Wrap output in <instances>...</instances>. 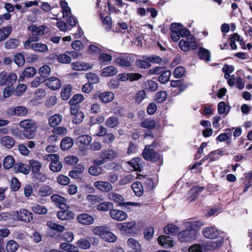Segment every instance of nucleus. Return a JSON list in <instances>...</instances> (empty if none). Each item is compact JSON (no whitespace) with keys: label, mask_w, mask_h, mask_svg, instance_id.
Instances as JSON below:
<instances>
[{"label":"nucleus","mask_w":252,"mask_h":252,"mask_svg":"<svg viewBox=\"0 0 252 252\" xmlns=\"http://www.w3.org/2000/svg\"><path fill=\"white\" fill-rule=\"evenodd\" d=\"M17 75L15 73H11L6 76L5 78H1L0 80V86L12 85L17 80Z\"/></svg>","instance_id":"19"},{"label":"nucleus","mask_w":252,"mask_h":252,"mask_svg":"<svg viewBox=\"0 0 252 252\" xmlns=\"http://www.w3.org/2000/svg\"><path fill=\"white\" fill-rule=\"evenodd\" d=\"M131 58L128 55H122L116 59V63L123 68H127L131 66Z\"/></svg>","instance_id":"14"},{"label":"nucleus","mask_w":252,"mask_h":252,"mask_svg":"<svg viewBox=\"0 0 252 252\" xmlns=\"http://www.w3.org/2000/svg\"><path fill=\"white\" fill-rule=\"evenodd\" d=\"M19 126L23 128V134L24 137L28 139H32L33 137L37 126L33 121L27 119L20 122Z\"/></svg>","instance_id":"3"},{"label":"nucleus","mask_w":252,"mask_h":252,"mask_svg":"<svg viewBox=\"0 0 252 252\" xmlns=\"http://www.w3.org/2000/svg\"><path fill=\"white\" fill-rule=\"evenodd\" d=\"M180 228L173 224L168 225L164 228V232L165 234L172 235L177 234Z\"/></svg>","instance_id":"44"},{"label":"nucleus","mask_w":252,"mask_h":252,"mask_svg":"<svg viewBox=\"0 0 252 252\" xmlns=\"http://www.w3.org/2000/svg\"><path fill=\"white\" fill-rule=\"evenodd\" d=\"M119 118L116 116L109 117L106 121L105 125L109 128H114L119 124Z\"/></svg>","instance_id":"39"},{"label":"nucleus","mask_w":252,"mask_h":252,"mask_svg":"<svg viewBox=\"0 0 252 252\" xmlns=\"http://www.w3.org/2000/svg\"><path fill=\"white\" fill-rule=\"evenodd\" d=\"M29 31L32 32V34L34 35L39 36L44 34V27L40 26L37 27L35 25L30 26L28 27Z\"/></svg>","instance_id":"35"},{"label":"nucleus","mask_w":252,"mask_h":252,"mask_svg":"<svg viewBox=\"0 0 252 252\" xmlns=\"http://www.w3.org/2000/svg\"><path fill=\"white\" fill-rule=\"evenodd\" d=\"M93 233L108 242L114 243L117 240V236L110 231L107 227L104 226H98L94 227L93 229Z\"/></svg>","instance_id":"2"},{"label":"nucleus","mask_w":252,"mask_h":252,"mask_svg":"<svg viewBox=\"0 0 252 252\" xmlns=\"http://www.w3.org/2000/svg\"><path fill=\"white\" fill-rule=\"evenodd\" d=\"M158 242L161 246L165 248L173 246L172 238L168 236H160L158 238Z\"/></svg>","instance_id":"28"},{"label":"nucleus","mask_w":252,"mask_h":252,"mask_svg":"<svg viewBox=\"0 0 252 252\" xmlns=\"http://www.w3.org/2000/svg\"><path fill=\"white\" fill-rule=\"evenodd\" d=\"M118 72L117 69L113 66H108L103 68L101 71V75L103 77L112 76Z\"/></svg>","instance_id":"26"},{"label":"nucleus","mask_w":252,"mask_h":252,"mask_svg":"<svg viewBox=\"0 0 252 252\" xmlns=\"http://www.w3.org/2000/svg\"><path fill=\"white\" fill-rule=\"evenodd\" d=\"M198 55L200 59L206 62H209L211 61L210 51L203 47L199 48Z\"/></svg>","instance_id":"29"},{"label":"nucleus","mask_w":252,"mask_h":252,"mask_svg":"<svg viewBox=\"0 0 252 252\" xmlns=\"http://www.w3.org/2000/svg\"><path fill=\"white\" fill-rule=\"evenodd\" d=\"M45 81L48 87L53 90L59 89L62 85L60 80L56 77H52Z\"/></svg>","instance_id":"18"},{"label":"nucleus","mask_w":252,"mask_h":252,"mask_svg":"<svg viewBox=\"0 0 252 252\" xmlns=\"http://www.w3.org/2000/svg\"><path fill=\"white\" fill-rule=\"evenodd\" d=\"M108 198L110 200L114 201L118 204V206H124L126 208L129 206H136L137 203L130 202H125L124 197L115 192H110L108 194Z\"/></svg>","instance_id":"7"},{"label":"nucleus","mask_w":252,"mask_h":252,"mask_svg":"<svg viewBox=\"0 0 252 252\" xmlns=\"http://www.w3.org/2000/svg\"><path fill=\"white\" fill-rule=\"evenodd\" d=\"M202 233L205 237L209 239L216 238L220 234L219 230L214 227L204 228Z\"/></svg>","instance_id":"15"},{"label":"nucleus","mask_w":252,"mask_h":252,"mask_svg":"<svg viewBox=\"0 0 252 252\" xmlns=\"http://www.w3.org/2000/svg\"><path fill=\"white\" fill-rule=\"evenodd\" d=\"M119 156L118 152L113 149H103L99 153L100 158L95 159L93 162L97 165H100L108 161H111Z\"/></svg>","instance_id":"1"},{"label":"nucleus","mask_w":252,"mask_h":252,"mask_svg":"<svg viewBox=\"0 0 252 252\" xmlns=\"http://www.w3.org/2000/svg\"><path fill=\"white\" fill-rule=\"evenodd\" d=\"M51 199L56 205H59V207L61 209L69 208V206L66 205V199L63 197L58 195L53 194L51 196Z\"/></svg>","instance_id":"16"},{"label":"nucleus","mask_w":252,"mask_h":252,"mask_svg":"<svg viewBox=\"0 0 252 252\" xmlns=\"http://www.w3.org/2000/svg\"><path fill=\"white\" fill-rule=\"evenodd\" d=\"M73 144V139L69 137H65L61 141L60 147L63 150L65 151L70 149Z\"/></svg>","instance_id":"30"},{"label":"nucleus","mask_w":252,"mask_h":252,"mask_svg":"<svg viewBox=\"0 0 252 252\" xmlns=\"http://www.w3.org/2000/svg\"><path fill=\"white\" fill-rule=\"evenodd\" d=\"M31 48L33 50L44 53L48 51V47L47 45L41 43H33L31 45Z\"/></svg>","instance_id":"37"},{"label":"nucleus","mask_w":252,"mask_h":252,"mask_svg":"<svg viewBox=\"0 0 252 252\" xmlns=\"http://www.w3.org/2000/svg\"><path fill=\"white\" fill-rule=\"evenodd\" d=\"M51 73L50 67L47 65H43L40 67L39 73L42 78H45L48 76Z\"/></svg>","instance_id":"60"},{"label":"nucleus","mask_w":252,"mask_h":252,"mask_svg":"<svg viewBox=\"0 0 252 252\" xmlns=\"http://www.w3.org/2000/svg\"><path fill=\"white\" fill-rule=\"evenodd\" d=\"M94 186L102 192H108L113 189L112 185L108 182L95 181L94 183Z\"/></svg>","instance_id":"13"},{"label":"nucleus","mask_w":252,"mask_h":252,"mask_svg":"<svg viewBox=\"0 0 252 252\" xmlns=\"http://www.w3.org/2000/svg\"><path fill=\"white\" fill-rule=\"evenodd\" d=\"M78 221L84 225H90L94 223V219L92 216L87 214H82L77 218Z\"/></svg>","instance_id":"20"},{"label":"nucleus","mask_w":252,"mask_h":252,"mask_svg":"<svg viewBox=\"0 0 252 252\" xmlns=\"http://www.w3.org/2000/svg\"><path fill=\"white\" fill-rule=\"evenodd\" d=\"M204 187L196 186L190 189L189 194H190V198L191 200H194L198 194L204 189Z\"/></svg>","instance_id":"40"},{"label":"nucleus","mask_w":252,"mask_h":252,"mask_svg":"<svg viewBox=\"0 0 252 252\" xmlns=\"http://www.w3.org/2000/svg\"><path fill=\"white\" fill-rule=\"evenodd\" d=\"M171 75V71L168 70H166L165 68L163 72L160 74L158 80L162 84L167 83L169 81Z\"/></svg>","instance_id":"41"},{"label":"nucleus","mask_w":252,"mask_h":252,"mask_svg":"<svg viewBox=\"0 0 252 252\" xmlns=\"http://www.w3.org/2000/svg\"><path fill=\"white\" fill-rule=\"evenodd\" d=\"M37 73V70L33 67H29L24 69L23 72V75H21L19 79V81H22L24 77L30 78L34 76Z\"/></svg>","instance_id":"27"},{"label":"nucleus","mask_w":252,"mask_h":252,"mask_svg":"<svg viewBox=\"0 0 252 252\" xmlns=\"http://www.w3.org/2000/svg\"><path fill=\"white\" fill-rule=\"evenodd\" d=\"M14 62L18 66H23L25 63L24 56L21 53L16 54L14 56Z\"/></svg>","instance_id":"59"},{"label":"nucleus","mask_w":252,"mask_h":252,"mask_svg":"<svg viewBox=\"0 0 252 252\" xmlns=\"http://www.w3.org/2000/svg\"><path fill=\"white\" fill-rule=\"evenodd\" d=\"M227 132L220 133L217 138V140H219L220 142H224L226 140L227 143L229 144L230 143L231 137V132L229 129H226Z\"/></svg>","instance_id":"42"},{"label":"nucleus","mask_w":252,"mask_h":252,"mask_svg":"<svg viewBox=\"0 0 252 252\" xmlns=\"http://www.w3.org/2000/svg\"><path fill=\"white\" fill-rule=\"evenodd\" d=\"M189 252H205L206 249L205 244H194L192 245L189 249Z\"/></svg>","instance_id":"49"},{"label":"nucleus","mask_w":252,"mask_h":252,"mask_svg":"<svg viewBox=\"0 0 252 252\" xmlns=\"http://www.w3.org/2000/svg\"><path fill=\"white\" fill-rule=\"evenodd\" d=\"M128 246L133 249V250H136L141 251V246L138 241L133 238H130L127 241Z\"/></svg>","instance_id":"63"},{"label":"nucleus","mask_w":252,"mask_h":252,"mask_svg":"<svg viewBox=\"0 0 252 252\" xmlns=\"http://www.w3.org/2000/svg\"><path fill=\"white\" fill-rule=\"evenodd\" d=\"M203 223L200 220H194L191 219L184 222V225L186 229L190 231H194L197 235V231L203 226Z\"/></svg>","instance_id":"10"},{"label":"nucleus","mask_w":252,"mask_h":252,"mask_svg":"<svg viewBox=\"0 0 252 252\" xmlns=\"http://www.w3.org/2000/svg\"><path fill=\"white\" fill-rule=\"evenodd\" d=\"M57 60L59 63H69L71 61V58L66 54H61L58 55Z\"/></svg>","instance_id":"64"},{"label":"nucleus","mask_w":252,"mask_h":252,"mask_svg":"<svg viewBox=\"0 0 252 252\" xmlns=\"http://www.w3.org/2000/svg\"><path fill=\"white\" fill-rule=\"evenodd\" d=\"M71 86L67 85L63 88L61 92V97L63 100L68 99L71 95Z\"/></svg>","instance_id":"46"},{"label":"nucleus","mask_w":252,"mask_h":252,"mask_svg":"<svg viewBox=\"0 0 252 252\" xmlns=\"http://www.w3.org/2000/svg\"><path fill=\"white\" fill-rule=\"evenodd\" d=\"M0 144L7 149L12 148L15 144L14 139L9 136H4L1 137L0 139Z\"/></svg>","instance_id":"22"},{"label":"nucleus","mask_w":252,"mask_h":252,"mask_svg":"<svg viewBox=\"0 0 252 252\" xmlns=\"http://www.w3.org/2000/svg\"><path fill=\"white\" fill-rule=\"evenodd\" d=\"M52 192V189L48 186L41 187L38 191V194L41 196H46L50 195Z\"/></svg>","instance_id":"57"},{"label":"nucleus","mask_w":252,"mask_h":252,"mask_svg":"<svg viewBox=\"0 0 252 252\" xmlns=\"http://www.w3.org/2000/svg\"><path fill=\"white\" fill-rule=\"evenodd\" d=\"M92 137L88 135H82L78 137L76 141L83 145H88L92 141Z\"/></svg>","instance_id":"56"},{"label":"nucleus","mask_w":252,"mask_h":252,"mask_svg":"<svg viewBox=\"0 0 252 252\" xmlns=\"http://www.w3.org/2000/svg\"><path fill=\"white\" fill-rule=\"evenodd\" d=\"M98 98L103 103H108L114 99V94L110 92H105L100 93L98 95Z\"/></svg>","instance_id":"25"},{"label":"nucleus","mask_w":252,"mask_h":252,"mask_svg":"<svg viewBox=\"0 0 252 252\" xmlns=\"http://www.w3.org/2000/svg\"><path fill=\"white\" fill-rule=\"evenodd\" d=\"M109 216L112 219L118 221L124 220L127 217L126 213L118 209L111 210L109 212Z\"/></svg>","instance_id":"12"},{"label":"nucleus","mask_w":252,"mask_h":252,"mask_svg":"<svg viewBox=\"0 0 252 252\" xmlns=\"http://www.w3.org/2000/svg\"><path fill=\"white\" fill-rule=\"evenodd\" d=\"M112 59V58L110 55L104 53L100 54L98 57L100 64L102 66L106 65L107 63L110 62Z\"/></svg>","instance_id":"54"},{"label":"nucleus","mask_w":252,"mask_h":252,"mask_svg":"<svg viewBox=\"0 0 252 252\" xmlns=\"http://www.w3.org/2000/svg\"><path fill=\"white\" fill-rule=\"evenodd\" d=\"M154 144V142L152 145L146 146L142 155L145 159L156 162L159 159V155L153 149Z\"/></svg>","instance_id":"5"},{"label":"nucleus","mask_w":252,"mask_h":252,"mask_svg":"<svg viewBox=\"0 0 252 252\" xmlns=\"http://www.w3.org/2000/svg\"><path fill=\"white\" fill-rule=\"evenodd\" d=\"M140 126L142 127L149 129H153L156 126V122L154 119H147L141 122Z\"/></svg>","instance_id":"48"},{"label":"nucleus","mask_w":252,"mask_h":252,"mask_svg":"<svg viewBox=\"0 0 252 252\" xmlns=\"http://www.w3.org/2000/svg\"><path fill=\"white\" fill-rule=\"evenodd\" d=\"M57 216L59 219L65 220L72 219L74 217V214L70 211L63 210L59 211Z\"/></svg>","instance_id":"24"},{"label":"nucleus","mask_w":252,"mask_h":252,"mask_svg":"<svg viewBox=\"0 0 252 252\" xmlns=\"http://www.w3.org/2000/svg\"><path fill=\"white\" fill-rule=\"evenodd\" d=\"M167 94L165 91H160L155 94V99L158 103H162L167 98Z\"/></svg>","instance_id":"50"},{"label":"nucleus","mask_w":252,"mask_h":252,"mask_svg":"<svg viewBox=\"0 0 252 252\" xmlns=\"http://www.w3.org/2000/svg\"><path fill=\"white\" fill-rule=\"evenodd\" d=\"M14 169L17 172L28 174L30 172V167L27 164H24L21 162H18L14 165Z\"/></svg>","instance_id":"32"},{"label":"nucleus","mask_w":252,"mask_h":252,"mask_svg":"<svg viewBox=\"0 0 252 252\" xmlns=\"http://www.w3.org/2000/svg\"><path fill=\"white\" fill-rule=\"evenodd\" d=\"M76 245L78 247L83 249H88L91 247V243L89 239H81L77 241Z\"/></svg>","instance_id":"61"},{"label":"nucleus","mask_w":252,"mask_h":252,"mask_svg":"<svg viewBox=\"0 0 252 252\" xmlns=\"http://www.w3.org/2000/svg\"><path fill=\"white\" fill-rule=\"evenodd\" d=\"M12 29L7 26L0 29V41L5 39L11 33Z\"/></svg>","instance_id":"45"},{"label":"nucleus","mask_w":252,"mask_h":252,"mask_svg":"<svg viewBox=\"0 0 252 252\" xmlns=\"http://www.w3.org/2000/svg\"><path fill=\"white\" fill-rule=\"evenodd\" d=\"M29 164L32 171L34 173H38L42 166V164L40 161L34 159H31L29 161Z\"/></svg>","instance_id":"47"},{"label":"nucleus","mask_w":252,"mask_h":252,"mask_svg":"<svg viewBox=\"0 0 252 252\" xmlns=\"http://www.w3.org/2000/svg\"><path fill=\"white\" fill-rule=\"evenodd\" d=\"M44 159L51 161L49 165L50 169L54 172H58L63 168L62 162L60 161V157L58 154H48L44 157Z\"/></svg>","instance_id":"4"},{"label":"nucleus","mask_w":252,"mask_h":252,"mask_svg":"<svg viewBox=\"0 0 252 252\" xmlns=\"http://www.w3.org/2000/svg\"><path fill=\"white\" fill-rule=\"evenodd\" d=\"M28 109L22 106H18L8 109L6 113L10 116H24L28 114Z\"/></svg>","instance_id":"11"},{"label":"nucleus","mask_w":252,"mask_h":252,"mask_svg":"<svg viewBox=\"0 0 252 252\" xmlns=\"http://www.w3.org/2000/svg\"><path fill=\"white\" fill-rule=\"evenodd\" d=\"M18 247L17 243L14 240H10L7 243L6 249L7 252H15Z\"/></svg>","instance_id":"55"},{"label":"nucleus","mask_w":252,"mask_h":252,"mask_svg":"<svg viewBox=\"0 0 252 252\" xmlns=\"http://www.w3.org/2000/svg\"><path fill=\"white\" fill-rule=\"evenodd\" d=\"M142 58L143 59L149 62V63L150 62L152 63L161 64L163 62L162 59L161 57L155 55H152L150 56H143Z\"/></svg>","instance_id":"31"},{"label":"nucleus","mask_w":252,"mask_h":252,"mask_svg":"<svg viewBox=\"0 0 252 252\" xmlns=\"http://www.w3.org/2000/svg\"><path fill=\"white\" fill-rule=\"evenodd\" d=\"M14 216H16L18 220L26 223L30 222L33 220L32 213L25 209H20L15 212Z\"/></svg>","instance_id":"8"},{"label":"nucleus","mask_w":252,"mask_h":252,"mask_svg":"<svg viewBox=\"0 0 252 252\" xmlns=\"http://www.w3.org/2000/svg\"><path fill=\"white\" fill-rule=\"evenodd\" d=\"M179 46L181 50L187 52L189 50H193L196 48V44L193 36H189L187 40H181L179 42Z\"/></svg>","instance_id":"6"},{"label":"nucleus","mask_w":252,"mask_h":252,"mask_svg":"<svg viewBox=\"0 0 252 252\" xmlns=\"http://www.w3.org/2000/svg\"><path fill=\"white\" fill-rule=\"evenodd\" d=\"M119 79L122 81L129 80L130 81H137L142 78V75L138 73H123L119 75Z\"/></svg>","instance_id":"17"},{"label":"nucleus","mask_w":252,"mask_h":252,"mask_svg":"<svg viewBox=\"0 0 252 252\" xmlns=\"http://www.w3.org/2000/svg\"><path fill=\"white\" fill-rule=\"evenodd\" d=\"M32 210L36 214H46L47 213V208L42 205L34 204L32 206Z\"/></svg>","instance_id":"43"},{"label":"nucleus","mask_w":252,"mask_h":252,"mask_svg":"<svg viewBox=\"0 0 252 252\" xmlns=\"http://www.w3.org/2000/svg\"><path fill=\"white\" fill-rule=\"evenodd\" d=\"M113 207V203L109 202H104L97 206V209L101 211H107Z\"/></svg>","instance_id":"58"},{"label":"nucleus","mask_w":252,"mask_h":252,"mask_svg":"<svg viewBox=\"0 0 252 252\" xmlns=\"http://www.w3.org/2000/svg\"><path fill=\"white\" fill-rule=\"evenodd\" d=\"M197 235L193 231L186 229L178 234V239L181 242H189L195 239Z\"/></svg>","instance_id":"9"},{"label":"nucleus","mask_w":252,"mask_h":252,"mask_svg":"<svg viewBox=\"0 0 252 252\" xmlns=\"http://www.w3.org/2000/svg\"><path fill=\"white\" fill-rule=\"evenodd\" d=\"M204 244L206 251L213 250L219 248L222 244V241L220 240H217L210 243H205Z\"/></svg>","instance_id":"52"},{"label":"nucleus","mask_w":252,"mask_h":252,"mask_svg":"<svg viewBox=\"0 0 252 252\" xmlns=\"http://www.w3.org/2000/svg\"><path fill=\"white\" fill-rule=\"evenodd\" d=\"M14 162L15 161L13 157L11 156H8L3 159V166L5 169H10L14 166Z\"/></svg>","instance_id":"51"},{"label":"nucleus","mask_w":252,"mask_h":252,"mask_svg":"<svg viewBox=\"0 0 252 252\" xmlns=\"http://www.w3.org/2000/svg\"><path fill=\"white\" fill-rule=\"evenodd\" d=\"M71 65L72 68L76 71L87 70L89 69H91L93 66V65L82 62L73 63H71Z\"/></svg>","instance_id":"21"},{"label":"nucleus","mask_w":252,"mask_h":252,"mask_svg":"<svg viewBox=\"0 0 252 252\" xmlns=\"http://www.w3.org/2000/svg\"><path fill=\"white\" fill-rule=\"evenodd\" d=\"M143 161L140 158H132L129 162V164L135 171H141L143 167Z\"/></svg>","instance_id":"23"},{"label":"nucleus","mask_w":252,"mask_h":252,"mask_svg":"<svg viewBox=\"0 0 252 252\" xmlns=\"http://www.w3.org/2000/svg\"><path fill=\"white\" fill-rule=\"evenodd\" d=\"M132 189L135 194L137 196H141L143 193V187L139 182H136L132 184L131 186Z\"/></svg>","instance_id":"36"},{"label":"nucleus","mask_w":252,"mask_h":252,"mask_svg":"<svg viewBox=\"0 0 252 252\" xmlns=\"http://www.w3.org/2000/svg\"><path fill=\"white\" fill-rule=\"evenodd\" d=\"M62 121V116L60 114H55L49 119V124L52 127L59 125Z\"/></svg>","instance_id":"34"},{"label":"nucleus","mask_w":252,"mask_h":252,"mask_svg":"<svg viewBox=\"0 0 252 252\" xmlns=\"http://www.w3.org/2000/svg\"><path fill=\"white\" fill-rule=\"evenodd\" d=\"M223 155V151L220 149L214 151L208 155V158L212 161L218 160L221 156Z\"/></svg>","instance_id":"62"},{"label":"nucleus","mask_w":252,"mask_h":252,"mask_svg":"<svg viewBox=\"0 0 252 252\" xmlns=\"http://www.w3.org/2000/svg\"><path fill=\"white\" fill-rule=\"evenodd\" d=\"M20 44V41L14 38H11L7 40L4 43V47L7 49H14L16 48Z\"/></svg>","instance_id":"38"},{"label":"nucleus","mask_w":252,"mask_h":252,"mask_svg":"<svg viewBox=\"0 0 252 252\" xmlns=\"http://www.w3.org/2000/svg\"><path fill=\"white\" fill-rule=\"evenodd\" d=\"M84 99V96L81 94H76L74 95L69 101L70 105L77 106L81 103Z\"/></svg>","instance_id":"53"},{"label":"nucleus","mask_w":252,"mask_h":252,"mask_svg":"<svg viewBox=\"0 0 252 252\" xmlns=\"http://www.w3.org/2000/svg\"><path fill=\"white\" fill-rule=\"evenodd\" d=\"M143 87L145 89L149 91L155 92L157 90L158 85L156 82L151 80H148L144 82Z\"/></svg>","instance_id":"33"}]
</instances>
